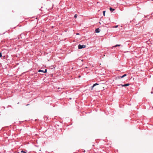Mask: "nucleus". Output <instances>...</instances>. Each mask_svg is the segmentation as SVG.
Returning <instances> with one entry per match:
<instances>
[{"instance_id":"9b49d317","label":"nucleus","mask_w":153,"mask_h":153,"mask_svg":"<svg viewBox=\"0 0 153 153\" xmlns=\"http://www.w3.org/2000/svg\"><path fill=\"white\" fill-rule=\"evenodd\" d=\"M77 15L76 14H75V15H74V18H76V17H77Z\"/></svg>"},{"instance_id":"39448f33","label":"nucleus","mask_w":153,"mask_h":153,"mask_svg":"<svg viewBox=\"0 0 153 153\" xmlns=\"http://www.w3.org/2000/svg\"><path fill=\"white\" fill-rule=\"evenodd\" d=\"M123 87H125V86H127L129 85V84L128 83H127L125 84L124 85H121Z\"/></svg>"},{"instance_id":"2eb2a0df","label":"nucleus","mask_w":153,"mask_h":153,"mask_svg":"<svg viewBox=\"0 0 153 153\" xmlns=\"http://www.w3.org/2000/svg\"><path fill=\"white\" fill-rule=\"evenodd\" d=\"M80 77V76H79V77Z\"/></svg>"},{"instance_id":"dca6fc26","label":"nucleus","mask_w":153,"mask_h":153,"mask_svg":"<svg viewBox=\"0 0 153 153\" xmlns=\"http://www.w3.org/2000/svg\"><path fill=\"white\" fill-rule=\"evenodd\" d=\"M153 1V0H152Z\"/></svg>"},{"instance_id":"0eeeda50","label":"nucleus","mask_w":153,"mask_h":153,"mask_svg":"<svg viewBox=\"0 0 153 153\" xmlns=\"http://www.w3.org/2000/svg\"><path fill=\"white\" fill-rule=\"evenodd\" d=\"M126 76V74H124V75H123L122 76H121L120 77H121V78H123L124 77Z\"/></svg>"},{"instance_id":"7ed1b4c3","label":"nucleus","mask_w":153,"mask_h":153,"mask_svg":"<svg viewBox=\"0 0 153 153\" xmlns=\"http://www.w3.org/2000/svg\"><path fill=\"white\" fill-rule=\"evenodd\" d=\"M100 29L99 28H97L96 29V30H95V32L96 33H99L100 32Z\"/></svg>"},{"instance_id":"f257e3e1","label":"nucleus","mask_w":153,"mask_h":153,"mask_svg":"<svg viewBox=\"0 0 153 153\" xmlns=\"http://www.w3.org/2000/svg\"><path fill=\"white\" fill-rule=\"evenodd\" d=\"M85 47L86 45H81L79 44L78 45V48L79 49H82Z\"/></svg>"},{"instance_id":"f03ea898","label":"nucleus","mask_w":153,"mask_h":153,"mask_svg":"<svg viewBox=\"0 0 153 153\" xmlns=\"http://www.w3.org/2000/svg\"><path fill=\"white\" fill-rule=\"evenodd\" d=\"M47 70L46 69H45V71H44L43 70H39L38 71L39 72H42L43 73H46L47 72Z\"/></svg>"},{"instance_id":"ddd939ff","label":"nucleus","mask_w":153,"mask_h":153,"mask_svg":"<svg viewBox=\"0 0 153 153\" xmlns=\"http://www.w3.org/2000/svg\"><path fill=\"white\" fill-rule=\"evenodd\" d=\"M2 56V54L1 53H0V58Z\"/></svg>"},{"instance_id":"20e7f679","label":"nucleus","mask_w":153,"mask_h":153,"mask_svg":"<svg viewBox=\"0 0 153 153\" xmlns=\"http://www.w3.org/2000/svg\"><path fill=\"white\" fill-rule=\"evenodd\" d=\"M99 85V84H98V83H95V84H94L93 85L91 86V90H92V89H93V88H94L95 86H96V85Z\"/></svg>"},{"instance_id":"423d86ee","label":"nucleus","mask_w":153,"mask_h":153,"mask_svg":"<svg viewBox=\"0 0 153 153\" xmlns=\"http://www.w3.org/2000/svg\"><path fill=\"white\" fill-rule=\"evenodd\" d=\"M110 10L111 12H112V11L114 10V9L112 8L111 7L110 8Z\"/></svg>"},{"instance_id":"4468645a","label":"nucleus","mask_w":153,"mask_h":153,"mask_svg":"<svg viewBox=\"0 0 153 153\" xmlns=\"http://www.w3.org/2000/svg\"><path fill=\"white\" fill-rule=\"evenodd\" d=\"M78 34H79V33H77V35H78Z\"/></svg>"},{"instance_id":"6e6552de","label":"nucleus","mask_w":153,"mask_h":153,"mask_svg":"<svg viewBox=\"0 0 153 153\" xmlns=\"http://www.w3.org/2000/svg\"><path fill=\"white\" fill-rule=\"evenodd\" d=\"M120 45H116L115 46H114L113 47H117V46H120Z\"/></svg>"},{"instance_id":"f8f14e48","label":"nucleus","mask_w":153,"mask_h":153,"mask_svg":"<svg viewBox=\"0 0 153 153\" xmlns=\"http://www.w3.org/2000/svg\"><path fill=\"white\" fill-rule=\"evenodd\" d=\"M118 27V25H116V26H115L114 27V28H117V27Z\"/></svg>"},{"instance_id":"1a4fd4ad","label":"nucleus","mask_w":153,"mask_h":153,"mask_svg":"<svg viewBox=\"0 0 153 153\" xmlns=\"http://www.w3.org/2000/svg\"><path fill=\"white\" fill-rule=\"evenodd\" d=\"M105 11H104L103 12V15H104V16H105Z\"/></svg>"},{"instance_id":"9d476101","label":"nucleus","mask_w":153,"mask_h":153,"mask_svg":"<svg viewBox=\"0 0 153 153\" xmlns=\"http://www.w3.org/2000/svg\"><path fill=\"white\" fill-rule=\"evenodd\" d=\"M21 152L22 153H26V152H25V151H21Z\"/></svg>"}]
</instances>
